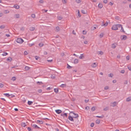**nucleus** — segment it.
I'll use <instances>...</instances> for the list:
<instances>
[{"label": "nucleus", "mask_w": 131, "mask_h": 131, "mask_svg": "<svg viewBox=\"0 0 131 131\" xmlns=\"http://www.w3.org/2000/svg\"><path fill=\"white\" fill-rule=\"evenodd\" d=\"M119 29L121 32H125L121 24H116L115 25V30Z\"/></svg>", "instance_id": "obj_1"}, {"label": "nucleus", "mask_w": 131, "mask_h": 131, "mask_svg": "<svg viewBox=\"0 0 131 131\" xmlns=\"http://www.w3.org/2000/svg\"><path fill=\"white\" fill-rule=\"evenodd\" d=\"M16 41L17 43L21 44L24 42V40L22 38H19L16 40Z\"/></svg>", "instance_id": "obj_2"}, {"label": "nucleus", "mask_w": 131, "mask_h": 131, "mask_svg": "<svg viewBox=\"0 0 131 131\" xmlns=\"http://www.w3.org/2000/svg\"><path fill=\"white\" fill-rule=\"evenodd\" d=\"M70 113H73L74 115V116L73 117L74 118H77L79 117L78 115L77 114H75L72 111L70 112Z\"/></svg>", "instance_id": "obj_3"}, {"label": "nucleus", "mask_w": 131, "mask_h": 131, "mask_svg": "<svg viewBox=\"0 0 131 131\" xmlns=\"http://www.w3.org/2000/svg\"><path fill=\"white\" fill-rule=\"evenodd\" d=\"M102 24L101 25V26H104L106 27L107 26V25L108 22L106 21L105 24L103 22H102Z\"/></svg>", "instance_id": "obj_4"}, {"label": "nucleus", "mask_w": 131, "mask_h": 131, "mask_svg": "<svg viewBox=\"0 0 131 131\" xmlns=\"http://www.w3.org/2000/svg\"><path fill=\"white\" fill-rule=\"evenodd\" d=\"M32 127L35 128H38V129H40V128L38 127L37 125L35 124H34L32 125Z\"/></svg>", "instance_id": "obj_5"}, {"label": "nucleus", "mask_w": 131, "mask_h": 131, "mask_svg": "<svg viewBox=\"0 0 131 131\" xmlns=\"http://www.w3.org/2000/svg\"><path fill=\"white\" fill-rule=\"evenodd\" d=\"M122 37V38H121V39L122 40H126L127 38V37L125 35H123V36H121Z\"/></svg>", "instance_id": "obj_6"}, {"label": "nucleus", "mask_w": 131, "mask_h": 131, "mask_svg": "<svg viewBox=\"0 0 131 131\" xmlns=\"http://www.w3.org/2000/svg\"><path fill=\"white\" fill-rule=\"evenodd\" d=\"M55 111L58 114H59L62 112V111L61 110H55Z\"/></svg>", "instance_id": "obj_7"}, {"label": "nucleus", "mask_w": 131, "mask_h": 131, "mask_svg": "<svg viewBox=\"0 0 131 131\" xmlns=\"http://www.w3.org/2000/svg\"><path fill=\"white\" fill-rule=\"evenodd\" d=\"M73 117H72V116H69L68 117V119L70 121H74V119H73Z\"/></svg>", "instance_id": "obj_8"}, {"label": "nucleus", "mask_w": 131, "mask_h": 131, "mask_svg": "<svg viewBox=\"0 0 131 131\" xmlns=\"http://www.w3.org/2000/svg\"><path fill=\"white\" fill-rule=\"evenodd\" d=\"M97 64L96 63L94 62L91 65V66L93 68L95 67L96 66Z\"/></svg>", "instance_id": "obj_9"}, {"label": "nucleus", "mask_w": 131, "mask_h": 131, "mask_svg": "<svg viewBox=\"0 0 131 131\" xmlns=\"http://www.w3.org/2000/svg\"><path fill=\"white\" fill-rule=\"evenodd\" d=\"M13 7L15 8L18 9L19 8V6L17 5H15Z\"/></svg>", "instance_id": "obj_10"}, {"label": "nucleus", "mask_w": 131, "mask_h": 131, "mask_svg": "<svg viewBox=\"0 0 131 131\" xmlns=\"http://www.w3.org/2000/svg\"><path fill=\"white\" fill-rule=\"evenodd\" d=\"M97 53L98 54H100L101 55H102L103 54V52L102 51H100L97 52Z\"/></svg>", "instance_id": "obj_11"}, {"label": "nucleus", "mask_w": 131, "mask_h": 131, "mask_svg": "<svg viewBox=\"0 0 131 131\" xmlns=\"http://www.w3.org/2000/svg\"><path fill=\"white\" fill-rule=\"evenodd\" d=\"M66 84H62L60 86V87L61 88H64L66 86Z\"/></svg>", "instance_id": "obj_12"}, {"label": "nucleus", "mask_w": 131, "mask_h": 131, "mask_svg": "<svg viewBox=\"0 0 131 131\" xmlns=\"http://www.w3.org/2000/svg\"><path fill=\"white\" fill-rule=\"evenodd\" d=\"M78 62V60L77 59H75L74 61V63L75 64H77Z\"/></svg>", "instance_id": "obj_13"}, {"label": "nucleus", "mask_w": 131, "mask_h": 131, "mask_svg": "<svg viewBox=\"0 0 131 131\" xmlns=\"http://www.w3.org/2000/svg\"><path fill=\"white\" fill-rule=\"evenodd\" d=\"M54 92L56 93H57L58 92L59 90L58 88H54Z\"/></svg>", "instance_id": "obj_14"}, {"label": "nucleus", "mask_w": 131, "mask_h": 131, "mask_svg": "<svg viewBox=\"0 0 131 131\" xmlns=\"http://www.w3.org/2000/svg\"><path fill=\"white\" fill-rule=\"evenodd\" d=\"M12 59L10 57H9L8 58L6 59V60L7 61H11L12 60Z\"/></svg>", "instance_id": "obj_15"}, {"label": "nucleus", "mask_w": 131, "mask_h": 131, "mask_svg": "<svg viewBox=\"0 0 131 131\" xmlns=\"http://www.w3.org/2000/svg\"><path fill=\"white\" fill-rule=\"evenodd\" d=\"M98 6L99 8H101L103 7V5L101 3H99L98 5Z\"/></svg>", "instance_id": "obj_16"}, {"label": "nucleus", "mask_w": 131, "mask_h": 131, "mask_svg": "<svg viewBox=\"0 0 131 131\" xmlns=\"http://www.w3.org/2000/svg\"><path fill=\"white\" fill-rule=\"evenodd\" d=\"M16 18H19V14H15L14 15Z\"/></svg>", "instance_id": "obj_17"}, {"label": "nucleus", "mask_w": 131, "mask_h": 131, "mask_svg": "<svg viewBox=\"0 0 131 131\" xmlns=\"http://www.w3.org/2000/svg\"><path fill=\"white\" fill-rule=\"evenodd\" d=\"M37 123H39L41 124H42L43 123V122L42 121L40 120H37Z\"/></svg>", "instance_id": "obj_18"}, {"label": "nucleus", "mask_w": 131, "mask_h": 131, "mask_svg": "<svg viewBox=\"0 0 131 131\" xmlns=\"http://www.w3.org/2000/svg\"><path fill=\"white\" fill-rule=\"evenodd\" d=\"M81 12L82 13L84 14H86L87 13V12L86 10H82L81 11Z\"/></svg>", "instance_id": "obj_19"}, {"label": "nucleus", "mask_w": 131, "mask_h": 131, "mask_svg": "<svg viewBox=\"0 0 131 131\" xmlns=\"http://www.w3.org/2000/svg\"><path fill=\"white\" fill-rule=\"evenodd\" d=\"M16 79V77H12V78L11 79V80L13 81H15Z\"/></svg>", "instance_id": "obj_20"}, {"label": "nucleus", "mask_w": 131, "mask_h": 131, "mask_svg": "<svg viewBox=\"0 0 131 131\" xmlns=\"http://www.w3.org/2000/svg\"><path fill=\"white\" fill-rule=\"evenodd\" d=\"M21 126L22 127H24L26 126V125L25 123H21Z\"/></svg>", "instance_id": "obj_21"}, {"label": "nucleus", "mask_w": 131, "mask_h": 131, "mask_svg": "<svg viewBox=\"0 0 131 131\" xmlns=\"http://www.w3.org/2000/svg\"><path fill=\"white\" fill-rule=\"evenodd\" d=\"M126 101L129 102L131 100V98L130 97H127L126 99Z\"/></svg>", "instance_id": "obj_22"}, {"label": "nucleus", "mask_w": 131, "mask_h": 131, "mask_svg": "<svg viewBox=\"0 0 131 131\" xmlns=\"http://www.w3.org/2000/svg\"><path fill=\"white\" fill-rule=\"evenodd\" d=\"M104 117V116L103 115H102L101 116H96V117H97L99 118H103V117Z\"/></svg>", "instance_id": "obj_23"}, {"label": "nucleus", "mask_w": 131, "mask_h": 131, "mask_svg": "<svg viewBox=\"0 0 131 131\" xmlns=\"http://www.w3.org/2000/svg\"><path fill=\"white\" fill-rule=\"evenodd\" d=\"M100 122V120L99 119H97L95 122L96 124H99Z\"/></svg>", "instance_id": "obj_24"}, {"label": "nucleus", "mask_w": 131, "mask_h": 131, "mask_svg": "<svg viewBox=\"0 0 131 131\" xmlns=\"http://www.w3.org/2000/svg\"><path fill=\"white\" fill-rule=\"evenodd\" d=\"M61 116H65L66 117H67V113H65L64 114H61Z\"/></svg>", "instance_id": "obj_25"}, {"label": "nucleus", "mask_w": 131, "mask_h": 131, "mask_svg": "<svg viewBox=\"0 0 131 131\" xmlns=\"http://www.w3.org/2000/svg\"><path fill=\"white\" fill-rule=\"evenodd\" d=\"M51 77L52 79H54L55 77V74H51Z\"/></svg>", "instance_id": "obj_26"}, {"label": "nucleus", "mask_w": 131, "mask_h": 131, "mask_svg": "<svg viewBox=\"0 0 131 131\" xmlns=\"http://www.w3.org/2000/svg\"><path fill=\"white\" fill-rule=\"evenodd\" d=\"M33 103V102L31 101H28V104L29 105H31Z\"/></svg>", "instance_id": "obj_27"}, {"label": "nucleus", "mask_w": 131, "mask_h": 131, "mask_svg": "<svg viewBox=\"0 0 131 131\" xmlns=\"http://www.w3.org/2000/svg\"><path fill=\"white\" fill-rule=\"evenodd\" d=\"M35 29V28L34 27H31L30 28V31H33Z\"/></svg>", "instance_id": "obj_28"}, {"label": "nucleus", "mask_w": 131, "mask_h": 131, "mask_svg": "<svg viewBox=\"0 0 131 131\" xmlns=\"http://www.w3.org/2000/svg\"><path fill=\"white\" fill-rule=\"evenodd\" d=\"M110 106L113 107L115 106V102L111 103L110 104Z\"/></svg>", "instance_id": "obj_29"}, {"label": "nucleus", "mask_w": 131, "mask_h": 131, "mask_svg": "<svg viewBox=\"0 0 131 131\" xmlns=\"http://www.w3.org/2000/svg\"><path fill=\"white\" fill-rule=\"evenodd\" d=\"M4 94L5 96L7 97H9V96H10L11 95H9L8 93H4Z\"/></svg>", "instance_id": "obj_30"}, {"label": "nucleus", "mask_w": 131, "mask_h": 131, "mask_svg": "<svg viewBox=\"0 0 131 131\" xmlns=\"http://www.w3.org/2000/svg\"><path fill=\"white\" fill-rule=\"evenodd\" d=\"M8 54V53L5 52H4L2 54V55L3 56H6Z\"/></svg>", "instance_id": "obj_31"}, {"label": "nucleus", "mask_w": 131, "mask_h": 131, "mask_svg": "<svg viewBox=\"0 0 131 131\" xmlns=\"http://www.w3.org/2000/svg\"><path fill=\"white\" fill-rule=\"evenodd\" d=\"M59 28L58 27H56V31L57 32L59 31Z\"/></svg>", "instance_id": "obj_32"}, {"label": "nucleus", "mask_w": 131, "mask_h": 131, "mask_svg": "<svg viewBox=\"0 0 131 131\" xmlns=\"http://www.w3.org/2000/svg\"><path fill=\"white\" fill-rule=\"evenodd\" d=\"M83 58L84 57V56H83V54H81L80 56L79 57V58L80 59H83Z\"/></svg>", "instance_id": "obj_33"}, {"label": "nucleus", "mask_w": 131, "mask_h": 131, "mask_svg": "<svg viewBox=\"0 0 131 131\" xmlns=\"http://www.w3.org/2000/svg\"><path fill=\"white\" fill-rule=\"evenodd\" d=\"M30 68L28 66H26L25 67V69L26 70H28Z\"/></svg>", "instance_id": "obj_34"}, {"label": "nucleus", "mask_w": 131, "mask_h": 131, "mask_svg": "<svg viewBox=\"0 0 131 131\" xmlns=\"http://www.w3.org/2000/svg\"><path fill=\"white\" fill-rule=\"evenodd\" d=\"M5 27V26L4 25H2L0 26V28L2 29L4 28Z\"/></svg>", "instance_id": "obj_35"}, {"label": "nucleus", "mask_w": 131, "mask_h": 131, "mask_svg": "<svg viewBox=\"0 0 131 131\" xmlns=\"http://www.w3.org/2000/svg\"><path fill=\"white\" fill-rule=\"evenodd\" d=\"M104 34L103 33H101L100 35V37L102 38Z\"/></svg>", "instance_id": "obj_36"}, {"label": "nucleus", "mask_w": 131, "mask_h": 131, "mask_svg": "<svg viewBox=\"0 0 131 131\" xmlns=\"http://www.w3.org/2000/svg\"><path fill=\"white\" fill-rule=\"evenodd\" d=\"M76 2L78 3H80L81 2V0H75Z\"/></svg>", "instance_id": "obj_37"}, {"label": "nucleus", "mask_w": 131, "mask_h": 131, "mask_svg": "<svg viewBox=\"0 0 131 131\" xmlns=\"http://www.w3.org/2000/svg\"><path fill=\"white\" fill-rule=\"evenodd\" d=\"M128 68L129 70L131 71V66L130 65H129L128 66Z\"/></svg>", "instance_id": "obj_38"}, {"label": "nucleus", "mask_w": 131, "mask_h": 131, "mask_svg": "<svg viewBox=\"0 0 131 131\" xmlns=\"http://www.w3.org/2000/svg\"><path fill=\"white\" fill-rule=\"evenodd\" d=\"M43 44L42 43H40L39 44V45L40 47H42L43 46Z\"/></svg>", "instance_id": "obj_39"}, {"label": "nucleus", "mask_w": 131, "mask_h": 131, "mask_svg": "<svg viewBox=\"0 0 131 131\" xmlns=\"http://www.w3.org/2000/svg\"><path fill=\"white\" fill-rule=\"evenodd\" d=\"M31 17L33 18H35V15L34 14H32L31 15Z\"/></svg>", "instance_id": "obj_40"}, {"label": "nucleus", "mask_w": 131, "mask_h": 131, "mask_svg": "<svg viewBox=\"0 0 131 131\" xmlns=\"http://www.w3.org/2000/svg\"><path fill=\"white\" fill-rule=\"evenodd\" d=\"M95 110V107H94V106L92 107L91 108V110L92 111H94Z\"/></svg>", "instance_id": "obj_41"}, {"label": "nucleus", "mask_w": 131, "mask_h": 131, "mask_svg": "<svg viewBox=\"0 0 131 131\" xmlns=\"http://www.w3.org/2000/svg\"><path fill=\"white\" fill-rule=\"evenodd\" d=\"M37 84L39 85H41L42 83V82H39V81L37 82Z\"/></svg>", "instance_id": "obj_42"}, {"label": "nucleus", "mask_w": 131, "mask_h": 131, "mask_svg": "<svg viewBox=\"0 0 131 131\" xmlns=\"http://www.w3.org/2000/svg\"><path fill=\"white\" fill-rule=\"evenodd\" d=\"M94 123H91V125H90V126L91 127H93L94 126Z\"/></svg>", "instance_id": "obj_43"}, {"label": "nucleus", "mask_w": 131, "mask_h": 131, "mask_svg": "<svg viewBox=\"0 0 131 131\" xmlns=\"http://www.w3.org/2000/svg\"><path fill=\"white\" fill-rule=\"evenodd\" d=\"M67 68L68 69H70L72 67L69 66L68 64H67Z\"/></svg>", "instance_id": "obj_44"}, {"label": "nucleus", "mask_w": 131, "mask_h": 131, "mask_svg": "<svg viewBox=\"0 0 131 131\" xmlns=\"http://www.w3.org/2000/svg\"><path fill=\"white\" fill-rule=\"evenodd\" d=\"M108 107H107L105 108H104L103 109V110L105 111H107L108 110Z\"/></svg>", "instance_id": "obj_45"}, {"label": "nucleus", "mask_w": 131, "mask_h": 131, "mask_svg": "<svg viewBox=\"0 0 131 131\" xmlns=\"http://www.w3.org/2000/svg\"><path fill=\"white\" fill-rule=\"evenodd\" d=\"M47 61L48 62H52L53 61V60L52 59H51V60H48V59H47Z\"/></svg>", "instance_id": "obj_46"}, {"label": "nucleus", "mask_w": 131, "mask_h": 131, "mask_svg": "<svg viewBox=\"0 0 131 131\" xmlns=\"http://www.w3.org/2000/svg\"><path fill=\"white\" fill-rule=\"evenodd\" d=\"M86 33V32L85 30H83V34L84 35H85Z\"/></svg>", "instance_id": "obj_47"}, {"label": "nucleus", "mask_w": 131, "mask_h": 131, "mask_svg": "<svg viewBox=\"0 0 131 131\" xmlns=\"http://www.w3.org/2000/svg\"><path fill=\"white\" fill-rule=\"evenodd\" d=\"M38 92L39 93H41L42 92V90L41 89H39L38 90Z\"/></svg>", "instance_id": "obj_48"}, {"label": "nucleus", "mask_w": 131, "mask_h": 131, "mask_svg": "<svg viewBox=\"0 0 131 131\" xmlns=\"http://www.w3.org/2000/svg\"><path fill=\"white\" fill-rule=\"evenodd\" d=\"M24 55H27L28 54V52L26 51H25L24 52Z\"/></svg>", "instance_id": "obj_49"}, {"label": "nucleus", "mask_w": 131, "mask_h": 131, "mask_svg": "<svg viewBox=\"0 0 131 131\" xmlns=\"http://www.w3.org/2000/svg\"><path fill=\"white\" fill-rule=\"evenodd\" d=\"M108 89V86H106L104 88V89L105 90H107Z\"/></svg>", "instance_id": "obj_50"}, {"label": "nucleus", "mask_w": 131, "mask_h": 131, "mask_svg": "<svg viewBox=\"0 0 131 131\" xmlns=\"http://www.w3.org/2000/svg\"><path fill=\"white\" fill-rule=\"evenodd\" d=\"M4 86L3 84H2V83H0V87L2 88Z\"/></svg>", "instance_id": "obj_51"}, {"label": "nucleus", "mask_w": 131, "mask_h": 131, "mask_svg": "<svg viewBox=\"0 0 131 131\" xmlns=\"http://www.w3.org/2000/svg\"><path fill=\"white\" fill-rule=\"evenodd\" d=\"M89 107L88 106H87L85 108V109L87 110H88L89 109Z\"/></svg>", "instance_id": "obj_52"}, {"label": "nucleus", "mask_w": 131, "mask_h": 131, "mask_svg": "<svg viewBox=\"0 0 131 131\" xmlns=\"http://www.w3.org/2000/svg\"><path fill=\"white\" fill-rule=\"evenodd\" d=\"M107 0H104L103 1V3H104L106 4L107 2Z\"/></svg>", "instance_id": "obj_53"}, {"label": "nucleus", "mask_w": 131, "mask_h": 131, "mask_svg": "<svg viewBox=\"0 0 131 131\" xmlns=\"http://www.w3.org/2000/svg\"><path fill=\"white\" fill-rule=\"evenodd\" d=\"M43 0H41L39 1V2L40 3H43Z\"/></svg>", "instance_id": "obj_54"}, {"label": "nucleus", "mask_w": 131, "mask_h": 131, "mask_svg": "<svg viewBox=\"0 0 131 131\" xmlns=\"http://www.w3.org/2000/svg\"><path fill=\"white\" fill-rule=\"evenodd\" d=\"M112 47L113 48H115V45L114 43L112 44Z\"/></svg>", "instance_id": "obj_55"}, {"label": "nucleus", "mask_w": 131, "mask_h": 131, "mask_svg": "<svg viewBox=\"0 0 131 131\" xmlns=\"http://www.w3.org/2000/svg\"><path fill=\"white\" fill-rule=\"evenodd\" d=\"M34 45V43L29 44V45L30 47H31V46H32L33 45Z\"/></svg>", "instance_id": "obj_56"}, {"label": "nucleus", "mask_w": 131, "mask_h": 131, "mask_svg": "<svg viewBox=\"0 0 131 131\" xmlns=\"http://www.w3.org/2000/svg\"><path fill=\"white\" fill-rule=\"evenodd\" d=\"M27 129L29 131H30L32 130V129H31L29 127H28L27 128Z\"/></svg>", "instance_id": "obj_57"}, {"label": "nucleus", "mask_w": 131, "mask_h": 131, "mask_svg": "<svg viewBox=\"0 0 131 131\" xmlns=\"http://www.w3.org/2000/svg\"><path fill=\"white\" fill-rule=\"evenodd\" d=\"M124 72H125V70H121V73H124Z\"/></svg>", "instance_id": "obj_58"}, {"label": "nucleus", "mask_w": 131, "mask_h": 131, "mask_svg": "<svg viewBox=\"0 0 131 131\" xmlns=\"http://www.w3.org/2000/svg\"><path fill=\"white\" fill-rule=\"evenodd\" d=\"M7 37H10V35H9L8 34H6L5 35Z\"/></svg>", "instance_id": "obj_59"}, {"label": "nucleus", "mask_w": 131, "mask_h": 131, "mask_svg": "<svg viewBox=\"0 0 131 131\" xmlns=\"http://www.w3.org/2000/svg\"><path fill=\"white\" fill-rule=\"evenodd\" d=\"M120 56L119 54L117 56V58L118 59H119L120 58Z\"/></svg>", "instance_id": "obj_60"}, {"label": "nucleus", "mask_w": 131, "mask_h": 131, "mask_svg": "<svg viewBox=\"0 0 131 131\" xmlns=\"http://www.w3.org/2000/svg\"><path fill=\"white\" fill-rule=\"evenodd\" d=\"M62 2L63 3H66V0H62Z\"/></svg>", "instance_id": "obj_61"}, {"label": "nucleus", "mask_w": 131, "mask_h": 131, "mask_svg": "<svg viewBox=\"0 0 131 131\" xmlns=\"http://www.w3.org/2000/svg\"><path fill=\"white\" fill-rule=\"evenodd\" d=\"M44 54L45 55H47L48 54V53H47V52L46 51H45L44 52Z\"/></svg>", "instance_id": "obj_62"}, {"label": "nucleus", "mask_w": 131, "mask_h": 131, "mask_svg": "<svg viewBox=\"0 0 131 131\" xmlns=\"http://www.w3.org/2000/svg\"><path fill=\"white\" fill-rule=\"evenodd\" d=\"M126 59L127 60H129V56H127L126 57Z\"/></svg>", "instance_id": "obj_63"}, {"label": "nucleus", "mask_w": 131, "mask_h": 131, "mask_svg": "<svg viewBox=\"0 0 131 131\" xmlns=\"http://www.w3.org/2000/svg\"><path fill=\"white\" fill-rule=\"evenodd\" d=\"M58 18L59 20H61L62 19V17H61L59 16Z\"/></svg>", "instance_id": "obj_64"}]
</instances>
